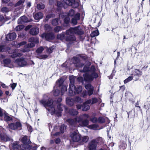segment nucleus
<instances>
[{"label": "nucleus", "mask_w": 150, "mask_h": 150, "mask_svg": "<svg viewBox=\"0 0 150 150\" xmlns=\"http://www.w3.org/2000/svg\"><path fill=\"white\" fill-rule=\"evenodd\" d=\"M96 69L94 66H92L90 68L88 66L84 67L83 70L80 69L81 72H86L84 74L83 76V79L82 77H79L77 78L78 81L81 82L82 83L84 81L91 82L94 79L98 77V74L96 72Z\"/></svg>", "instance_id": "obj_1"}, {"label": "nucleus", "mask_w": 150, "mask_h": 150, "mask_svg": "<svg viewBox=\"0 0 150 150\" xmlns=\"http://www.w3.org/2000/svg\"><path fill=\"white\" fill-rule=\"evenodd\" d=\"M40 102L46 108L49 113L52 115L54 114H58L59 115H60V113L63 110V107H65L61 104H59L57 106V111L55 109V105L53 100L51 99H49L47 101L44 99H42L40 100Z\"/></svg>", "instance_id": "obj_2"}, {"label": "nucleus", "mask_w": 150, "mask_h": 150, "mask_svg": "<svg viewBox=\"0 0 150 150\" xmlns=\"http://www.w3.org/2000/svg\"><path fill=\"white\" fill-rule=\"evenodd\" d=\"M84 32L79 26L75 28H71L66 31L67 40L74 41L75 40L76 38L74 34L82 35L84 34Z\"/></svg>", "instance_id": "obj_3"}, {"label": "nucleus", "mask_w": 150, "mask_h": 150, "mask_svg": "<svg viewBox=\"0 0 150 150\" xmlns=\"http://www.w3.org/2000/svg\"><path fill=\"white\" fill-rule=\"evenodd\" d=\"M89 117V115L88 114H83L77 117L76 121L79 123V126L84 127H86L89 124V121L87 119Z\"/></svg>", "instance_id": "obj_4"}, {"label": "nucleus", "mask_w": 150, "mask_h": 150, "mask_svg": "<svg viewBox=\"0 0 150 150\" xmlns=\"http://www.w3.org/2000/svg\"><path fill=\"white\" fill-rule=\"evenodd\" d=\"M8 51L9 53L11 54V57L12 58H14L17 57H21L22 55V54L21 53H18V50H11L10 48L7 47L3 45H0V52H5Z\"/></svg>", "instance_id": "obj_5"}, {"label": "nucleus", "mask_w": 150, "mask_h": 150, "mask_svg": "<svg viewBox=\"0 0 150 150\" xmlns=\"http://www.w3.org/2000/svg\"><path fill=\"white\" fill-rule=\"evenodd\" d=\"M28 41L30 43H28L25 46L27 48L22 50L23 52H25L29 51V48L34 47L35 46V44L38 43L39 42L38 39V38H31L29 39Z\"/></svg>", "instance_id": "obj_6"}, {"label": "nucleus", "mask_w": 150, "mask_h": 150, "mask_svg": "<svg viewBox=\"0 0 150 150\" xmlns=\"http://www.w3.org/2000/svg\"><path fill=\"white\" fill-rule=\"evenodd\" d=\"M75 80V77L73 76H70L69 80L70 83L69 85V95L70 96H73L75 93V92H73L72 90L75 87L74 84Z\"/></svg>", "instance_id": "obj_7"}, {"label": "nucleus", "mask_w": 150, "mask_h": 150, "mask_svg": "<svg viewBox=\"0 0 150 150\" xmlns=\"http://www.w3.org/2000/svg\"><path fill=\"white\" fill-rule=\"evenodd\" d=\"M14 64L17 65V66L23 67L27 64L25 59L23 57H20L17 59L14 62Z\"/></svg>", "instance_id": "obj_8"}, {"label": "nucleus", "mask_w": 150, "mask_h": 150, "mask_svg": "<svg viewBox=\"0 0 150 150\" xmlns=\"http://www.w3.org/2000/svg\"><path fill=\"white\" fill-rule=\"evenodd\" d=\"M70 137L71 140L73 142H79L80 139L81 135L79 134L78 131H74L70 133Z\"/></svg>", "instance_id": "obj_9"}, {"label": "nucleus", "mask_w": 150, "mask_h": 150, "mask_svg": "<svg viewBox=\"0 0 150 150\" xmlns=\"http://www.w3.org/2000/svg\"><path fill=\"white\" fill-rule=\"evenodd\" d=\"M90 121L93 123H102L104 122L105 121L103 117H99L97 118L95 116L91 117L90 119Z\"/></svg>", "instance_id": "obj_10"}, {"label": "nucleus", "mask_w": 150, "mask_h": 150, "mask_svg": "<svg viewBox=\"0 0 150 150\" xmlns=\"http://www.w3.org/2000/svg\"><path fill=\"white\" fill-rule=\"evenodd\" d=\"M65 3L69 6H72L73 7L76 8L79 6V2L75 0H64Z\"/></svg>", "instance_id": "obj_11"}, {"label": "nucleus", "mask_w": 150, "mask_h": 150, "mask_svg": "<svg viewBox=\"0 0 150 150\" xmlns=\"http://www.w3.org/2000/svg\"><path fill=\"white\" fill-rule=\"evenodd\" d=\"M9 128L11 129H20L21 127V123L19 122H16L15 123H12L8 125Z\"/></svg>", "instance_id": "obj_12"}, {"label": "nucleus", "mask_w": 150, "mask_h": 150, "mask_svg": "<svg viewBox=\"0 0 150 150\" xmlns=\"http://www.w3.org/2000/svg\"><path fill=\"white\" fill-rule=\"evenodd\" d=\"M42 38H45L46 40L49 41L53 39L54 38V35L52 33H43L41 35Z\"/></svg>", "instance_id": "obj_13"}, {"label": "nucleus", "mask_w": 150, "mask_h": 150, "mask_svg": "<svg viewBox=\"0 0 150 150\" xmlns=\"http://www.w3.org/2000/svg\"><path fill=\"white\" fill-rule=\"evenodd\" d=\"M131 75L140 77L141 76L142 74V71L139 69H131Z\"/></svg>", "instance_id": "obj_14"}, {"label": "nucleus", "mask_w": 150, "mask_h": 150, "mask_svg": "<svg viewBox=\"0 0 150 150\" xmlns=\"http://www.w3.org/2000/svg\"><path fill=\"white\" fill-rule=\"evenodd\" d=\"M96 141L92 140L88 144V148L89 150H96L97 145Z\"/></svg>", "instance_id": "obj_15"}, {"label": "nucleus", "mask_w": 150, "mask_h": 150, "mask_svg": "<svg viewBox=\"0 0 150 150\" xmlns=\"http://www.w3.org/2000/svg\"><path fill=\"white\" fill-rule=\"evenodd\" d=\"M85 88L88 90V94L89 96L92 95L93 92V87L90 83L85 85Z\"/></svg>", "instance_id": "obj_16"}, {"label": "nucleus", "mask_w": 150, "mask_h": 150, "mask_svg": "<svg viewBox=\"0 0 150 150\" xmlns=\"http://www.w3.org/2000/svg\"><path fill=\"white\" fill-rule=\"evenodd\" d=\"M16 35L15 33L8 34L6 37V39L8 41H11L16 38Z\"/></svg>", "instance_id": "obj_17"}, {"label": "nucleus", "mask_w": 150, "mask_h": 150, "mask_svg": "<svg viewBox=\"0 0 150 150\" xmlns=\"http://www.w3.org/2000/svg\"><path fill=\"white\" fill-rule=\"evenodd\" d=\"M20 146L19 142H15L11 144L10 147L11 150H18Z\"/></svg>", "instance_id": "obj_18"}, {"label": "nucleus", "mask_w": 150, "mask_h": 150, "mask_svg": "<svg viewBox=\"0 0 150 150\" xmlns=\"http://www.w3.org/2000/svg\"><path fill=\"white\" fill-rule=\"evenodd\" d=\"M39 32V29L36 27L32 28L30 30V33L33 35H36Z\"/></svg>", "instance_id": "obj_19"}, {"label": "nucleus", "mask_w": 150, "mask_h": 150, "mask_svg": "<svg viewBox=\"0 0 150 150\" xmlns=\"http://www.w3.org/2000/svg\"><path fill=\"white\" fill-rule=\"evenodd\" d=\"M31 149V146L28 144H22L20 146L18 150H29Z\"/></svg>", "instance_id": "obj_20"}, {"label": "nucleus", "mask_w": 150, "mask_h": 150, "mask_svg": "<svg viewBox=\"0 0 150 150\" xmlns=\"http://www.w3.org/2000/svg\"><path fill=\"white\" fill-rule=\"evenodd\" d=\"M28 18L25 16H23L20 18L18 20V24H22L24 23L29 22Z\"/></svg>", "instance_id": "obj_21"}, {"label": "nucleus", "mask_w": 150, "mask_h": 150, "mask_svg": "<svg viewBox=\"0 0 150 150\" xmlns=\"http://www.w3.org/2000/svg\"><path fill=\"white\" fill-rule=\"evenodd\" d=\"M89 139V137L87 136H84L80 137V139L79 142V143L82 144L84 143L87 142Z\"/></svg>", "instance_id": "obj_22"}, {"label": "nucleus", "mask_w": 150, "mask_h": 150, "mask_svg": "<svg viewBox=\"0 0 150 150\" xmlns=\"http://www.w3.org/2000/svg\"><path fill=\"white\" fill-rule=\"evenodd\" d=\"M80 14L79 13L76 14L74 17L72 18V23L76 25L77 24V21L79 19Z\"/></svg>", "instance_id": "obj_23"}, {"label": "nucleus", "mask_w": 150, "mask_h": 150, "mask_svg": "<svg viewBox=\"0 0 150 150\" xmlns=\"http://www.w3.org/2000/svg\"><path fill=\"white\" fill-rule=\"evenodd\" d=\"M25 0H20L18 1L15 5V6H19L20 8H23L25 6L23 5Z\"/></svg>", "instance_id": "obj_24"}, {"label": "nucleus", "mask_w": 150, "mask_h": 150, "mask_svg": "<svg viewBox=\"0 0 150 150\" xmlns=\"http://www.w3.org/2000/svg\"><path fill=\"white\" fill-rule=\"evenodd\" d=\"M21 140L23 144H28L29 145V144L30 143L29 139H28V137L26 136H25L22 137Z\"/></svg>", "instance_id": "obj_25"}, {"label": "nucleus", "mask_w": 150, "mask_h": 150, "mask_svg": "<svg viewBox=\"0 0 150 150\" xmlns=\"http://www.w3.org/2000/svg\"><path fill=\"white\" fill-rule=\"evenodd\" d=\"M66 34L65 35H64L63 33H62L60 34H58L57 35V38L58 39H60L62 40H65L67 41H71V40H67L66 39Z\"/></svg>", "instance_id": "obj_26"}, {"label": "nucleus", "mask_w": 150, "mask_h": 150, "mask_svg": "<svg viewBox=\"0 0 150 150\" xmlns=\"http://www.w3.org/2000/svg\"><path fill=\"white\" fill-rule=\"evenodd\" d=\"M73 92H75V93L73 96L75 95L76 93H81L82 91V88L81 86H79L76 88L75 86L74 89H72Z\"/></svg>", "instance_id": "obj_27"}, {"label": "nucleus", "mask_w": 150, "mask_h": 150, "mask_svg": "<svg viewBox=\"0 0 150 150\" xmlns=\"http://www.w3.org/2000/svg\"><path fill=\"white\" fill-rule=\"evenodd\" d=\"M77 117L75 118L74 119H69L67 120V121L68 122L69 124L71 126H75L77 122V121H76V118Z\"/></svg>", "instance_id": "obj_28"}, {"label": "nucleus", "mask_w": 150, "mask_h": 150, "mask_svg": "<svg viewBox=\"0 0 150 150\" xmlns=\"http://www.w3.org/2000/svg\"><path fill=\"white\" fill-rule=\"evenodd\" d=\"M4 63L6 66L9 67H12L13 66L10 64L11 60L9 59H6L4 60Z\"/></svg>", "instance_id": "obj_29"}, {"label": "nucleus", "mask_w": 150, "mask_h": 150, "mask_svg": "<svg viewBox=\"0 0 150 150\" xmlns=\"http://www.w3.org/2000/svg\"><path fill=\"white\" fill-rule=\"evenodd\" d=\"M89 104L88 103L86 102V101L85 102L82 106V110L83 111H86L89 110L90 108Z\"/></svg>", "instance_id": "obj_30"}, {"label": "nucleus", "mask_w": 150, "mask_h": 150, "mask_svg": "<svg viewBox=\"0 0 150 150\" xmlns=\"http://www.w3.org/2000/svg\"><path fill=\"white\" fill-rule=\"evenodd\" d=\"M67 103L70 106H72L74 103V100L70 98H67L66 100Z\"/></svg>", "instance_id": "obj_31"}, {"label": "nucleus", "mask_w": 150, "mask_h": 150, "mask_svg": "<svg viewBox=\"0 0 150 150\" xmlns=\"http://www.w3.org/2000/svg\"><path fill=\"white\" fill-rule=\"evenodd\" d=\"M34 17L35 19L39 20L42 18V14L41 12H38L34 16Z\"/></svg>", "instance_id": "obj_32"}, {"label": "nucleus", "mask_w": 150, "mask_h": 150, "mask_svg": "<svg viewBox=\"0 0 150 150\" xmlns=\"http://www.w3.org/2000/svg\"><path fill=\"white\" fill-rule=\"evenodd\" d=\"M98 99L96 98H93L92 99H89L86 101V102L89 104H93L95 103L98 101Z\"/></svg>", "instance_id": "obj_33"}, {"label": "nucleus", "mask_w": 150, "mask_h": 150, "mask_svg": "<svg viewBox=\"0 0 150 150\" xmlns=\"http://www.w3.org/2000/svg\"><path fill=\"white\" fill-rule=\"evenodd\" d=\"M65 15V14L63 13L59 15L60 17L62 18H64V21L65 23L67 24L68 23L70 20V18L69 17H65L64 16Z\"/></svg>", "instance_id": "obj_34"}, {"label": "nucleus", "mask_w": 150, "mask_h": 150, "mask_svg": "<svg viewBox=\"0 0 150 150\" xmlns=\"http://www.w3.org/2000/svg\"><path fill=\"white\" fill-rule=\"evenodd\" d=\"M45 49H46L47 52L48 53L50 54L52 53L53 50L55 48V47L54 46H52L51 47L49 48H48L47 47H45Z\"/></svg>", "instance_id": "obj_35"}, {"label": "nucleus", "mask_w": 150, "mask_h": 150, "mask_svg": "<svg viewBox=\"0 0 150 150\" xmlns=\"http://www.w3.org/2000/svg\"><path fill=\"white\" fill-rule=\"evenodd\" d=\"M69 113L71 115H77L78 112L76 110L73 109H70L69 110Z\"/></svg>", "instance_id": "obj_36"}, {"label": "nucleus", "mask_w": 150, "mask_h": 150, "mask_svg": "<svg viewBox=\"0 0 150 150\" xmlns=\"http://www.w3.org/2000/svg\"><path fill=\"white\" fill-rule=\"evenodd\" d=\"M64 82V80L62 78H61L57 81L56 82V85L59 87L62 86Z\"/></svg>", "instance_id": "obj_37"}, {"label": "nucleus", "mask_w": 150, "mask_h": 150, "mask_svg": "<svg viewBox=\"0 0 150 150\" xmlns=\"http://www.w3.org/2000/svg\"><path fill=\"white\" fill-rule=\"evenodd\" d=\"M87 127L91 129H96V128L98 127V125L96 124H93L90 125H89Z\"/></svg>", "instance_id": "obj_38"}, {"label": "nucleus", "mask_w": 150, "mask_h": 150, "mask_svg": "<svg viewBox=\"0 0 150 150\" xmlns=\"http://www.w3.org/2000/svg\"><path fill=\"white\" fill-rule=\"evenodd\" d=\"M4 115V120L6 121H8L12 120V118L8 115V114L6 112Z\"/></svg>", "instance_id": "obj_39"}, {"label": "nucleus", "mask_w": 150, "mask_h": 150, "mask_svg": "<svg viewBox=\"0 0 150 150\" xmlns=\"http://www.w3.org/2000/svg\"><path fill=\"white\" fill-rule=\"evenodd\" d=\"M99 35V32L98 30H96L93 31L91 34V36L92 37L98 36Z\"/></svg>", "instance_id": "obj_40"}, {"label": "nucleus", "mask_w": 150, "mask_h": 150, "mask_svg": "<svg viewBox=\"0 0 150 150\" xmlns=\"http://www.w3.org/2000/svg\"><path fill=\"white\" fill-rule=\"evenodd\" d=\"M74 65L76 67L80 68L82 67L83 64L80 62H77L75 63Z\"/></svg>", "instance_id": "obj_41"}, {"label": "nucleus", "mask_w": 150, "mask_h": 150, "mask_svg": "<svg viewBox=\"0 0 150 150\" xmlns=\"http://www.w3.org/2000/svg\"><path fill=\"white\" fill-rule=\"evenodd\" d=\"M45 7V5L42 3L38 4L37 6V8L39 10L43 9Z\"/></svg>", "instance_id": "obj_42"}, {"label": "nucleus", "mask_w": 150, "mask_h": 150, "mask_svg": "<svg viewBox=\"0 0 150 150\" xmlns=\"http://www.w3.org/2000/svg\"><path fill=\"white\" fill-rule=\"evenodd\" d=\"M10 11V9L7 7H4L2 8L1 9V12L3 13H6Z\"/></svg>", "instance_id": "obj_43"}, {"label": "nucleus", "mask_w": 150, "mask_h": 150, "mask_svg": "<svg viewBox=\"0 0 150 150\" xmlns=\"http://www.w3.org/2000/svg\"><path fill=\"white\" fill-rule=\"evenodd\" d=\"M45 47H41L36 50V52L37 53L40 54L42 53L44 50L45 49Z\"/></svg>", "instance_id": "obj_44"}, {"label": "nucleus", "mask_w": 150, "mask_h": 150, "mask_svg": "<svg viewBox=\"0 0 150 150\" xmlns=\"http://www.w3.org/2000/svg\"><path fill=\"white\" fill-rule=\"evenodd\" d=\"M54 90H53V94L54 96H58L59 93L60 91L59 90L57 89H55V87H54Z\"/></svg>", "instance_id": "obj_45"}, {"label": "nucleus", "mask_w": 150, "mask_h": 150, "mask_svg": "<svg viewBox=\"0 0 150 150\" xmlns=\"http://www.w3.org/2000/svg\"><path fill=\"white\" fill-rule=\"evenodd\" d=\"M24 26L23 25H18V26H17L15 30L16 31H19L21 30V29H23L24 28Z\"/></svg>", "instance_id": "obj_46"}, {"label": "nucleus", "mask_w": 150, "mask_h": 150, "mask_svg": "<svg viewBox=\"0 0 150 150\" xmlns=\"http://www.w3.org/2000/svg\"><path fill=\"white\" fill-rule=\"evenodd\" d=\"M133 76L132 75L129 76L128 78L125 79V80H124V82L125 83H126L128 82H129L133 79Z\"/></svg>", "instance_id": "obj_47"}, {"label": "nucleus", "mask_w": 150, "mask_h": 150, "mask_svg": "<svg viewBox=\"0 0 150 150\" xmlns=\"http://www.w3.org/2000/svg\"><path fill=\"white\" fill-rule=\"evenodd\" d=\"M67 90V86H63L61 88V93L62 95Z\"/></svg>", "instance_id": "obj_48"}, {"label": "nucleus", "mask_w": 150, "mask_h": 150, "mask_svg": "<svg viewBox=\"0 0 150 150\" xmlns=\"http://www.w3.org/2000/svg\"><path fill=\"white\" fill-rule=\"evenodd\" d=\"M59 19L58 18H55L52 21V23L54 25H57L58 24V21Z\"/></svg>", "instance_id": "obj_49"}, {"label": "nucleus", "mask_w": 150, "mask_h": 150, "mask_svg": "<svg viewBox=\"0 0 150 150\" xmlns=\"http://www.w3.org/2000/svg\"><path fill=\"white\" fill-rule=\"evenodd\" d=\"M93 140H95L96 141V142L97 144L98 143H100L102 142L103 141V139L102 137H99L97 138L96 139H94Z\"/></svg>", "instance_id": "obj_50"}, {"label": "nucleus", "mask_w": 150, "mask_h": 150, "mask_svg": "<svg viewBox=\"0 0 150 150\" xmlns=\"http://www.w3.org/2000/svg\"><path fill=\"white\" fill-rule=\"evenodd\" d=\"M62 29V28L60 26H57L55 27L54 29V31L55 32H58Z\"/></svg>", "instance_id": "obj_51"}, {"label": "nucleus", "mask_w": 150, "mask_h": 150, "mask_svg": "<svg viewBox=\"0 0 150 150\" xmlns=\"http://www.w3.org/2000/svg\"><path fill=\"white\" fill-rule=\"evenodd\" d=\"M66 128V126L64 125H62L61 126L60 128V130L62 133H63L64 132V130Z\"/></svg>", "instance_id": "obj_52"}, {"label": "nucleus", "mask_w": 150, "mask_h": 150, "mask_svg": "<svg viewBox=\"0 0 150 150\" xmlns=\"http://www.w3.org/2000/svg\"><path fill=\"white\" fill-rule=\"evenodd\" d=\"M74 14V11L72 9H71L69 11L68 16H73Z\"/></svg>", "instance_id": "obj_53"}, {"label": "nucleus", "mask_w": 150, "mask_h": 150, "mask_svg": "<svg viewBox=\"0 0 150 150\" xmlns=\"http://www.w3.org/2000/svg\"><path fill=\"white\" fill-rule=\"evenodd\" d=\"M44 28L45 29L48 31H50L51 30V27L48 24H46L44 25Z\"/></svg>", "instance_id": "obj_54"}, {"label": "nucleus", "mask_w": 150, "mask_h": 150, "mask_svg": "<svg viewBox=\"0 0 150 150\" xmlns=\"http://www.w3.org/2000/svg\"><path fill=\"white\" fill-rule=\"evenodd\" d=\"M48 57V56L47 55L45 54H43L41 55L39 57H37L40 59H45L47 58Z\"/></svg>", "instance_id": "obj_55"}, {"label": "nucleus", "mask_w": 150, "mask_h": 150, "mask_svg": "<svg viewBox=\"0 0 150 150\" xmlns=\"http://www.w3.org/2000/svg\"><path fill=\"white\" fill-rule=\"evenodd\" d=\"M6 113L5 111L0 108V117H2Z\"/></svg>", "instance_id": "obj_56"}, {"label": "nucleus", "mask_w": 150, "mask_h": 150, "mask_svg": "<svg viewBox=\"0 0 150 150\" xmlns=\"http://www.w3.org/2000/svg\"><path fill=\"white\" fill-rule=\"evenodd\" d=\"M3 139L5 141H8L10 140V138L9 137L6 136L4 137Z\"/></svg>", "instance_id": "obj_57"}, {"label": "nucleus", "mask_w": 150, "mask_h": 150, "mask_svg": "<svg viewBox=\"0 0 150 150\" xmlns=\"http://www.w3.org/2000/svg\"><path fill=\"white\" fill-rule=\"evenodd\" d=\"M17 84L16 83H13L12 84H10V86L13 90L15 89V88Z\"/></svg>", "instance_id": "obj_58"}, {"label": "nucleus", "mask_w": 150, "mask_h": 150, "mask_svg": "<svg viewBox=\"0 0 150 150\" xmlns=\"http://www.w3.org/2000/svg\"><path fill=\"white\" fill-rule=\"evenodd\" d=\"M75 101L78 102H81L82 101L80 97H76L75 98Z\"/></svg>", "instance_id": "obj_59"}, {"label": "nucleus", "mask_w": 150, "mask_h": 150, "mask_svg": "<svg viewBox=\"0 0 150 150\" xmlns=\"http://www.w3.org/2000/svg\"><path fill=\"white\" fill-rule=\"evenodd\" d=\"M52 15L51 14L48 15L47 16L45 19V20L47 21L49 18H50L51 17H52Z\"/></svg>", "instance_id": "obj_60"}, {"label": "nucleus", "mask_w": 150, "mask_h": 150, "mask_svg": "<svg viewBox=\"0 0 150 150\" xmlns=\"http://www.w3.org/2000/svg\"><path fill=\"white\" fill-rule=\"evenodd\" d=\"M26 43V42L25 41L22 42L20 43H19L18 44L17 46L18 47H18H19L21 45H25Z\"/></svg>", "instance_id": "obj_61"}, {"label": "nucleus", "mask_w": 150, "mask_h": 150, "mask_svg": "<svg viewBox=\"0 0 150 150\" xmlns=\"http://www.w3.org/2000/svg\"><path fill=\"white\" fill-rule=\"evenodd\" d=\"M82 106H83V105L78 104L76 105L77 108L78 109H80L81 108L82 109Z\"/></svg>", "instance_id": "obj_62"}, {"label": "nucleus", "mask_w": 150, "mask_h": 150, "mask_svg": "<svg viewBox=\"0 0 150 150\" xmlns=\"http://www.w3.org/2000/svg\"><path fill=\"white\" fill-rule=\"evenodd\" d=\"M19 37L23 38L25 36V35L23 33H20L18 35Z\"/></svg>", "instance_id": "obj_63"}, {"label": "nucleus", "mask_w": 150, "mask_h": 150, "mask_svg": "<svg viewBox=\"0 0 150 150\" xmlns=\"http://www.w3.org/2000/svg\"><path fill=\"white\" fill-rule=\"evenodd\" d=\"M87 95V92L86 91H83L82 93V96L83 97H84Z\"/></svg>", "instance_id": "obj_64"}]
</instances>
